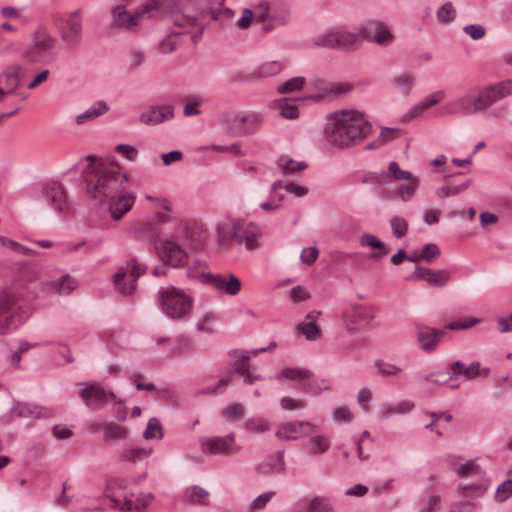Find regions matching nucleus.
Wrapping results in <instances>:
<instances>
[{
	"mask_svg": "<svg viewBox=\"0 0 512 512\" xmlns=\"http://www.w3.org/2000/svg\"><path fill=\"white\" fill-rule=\"evenodd\" d=\"M171 1V8L163 16L171 17L173 25L180 29V35L190 34L191 39L197 42L205 28L206 12L192 4H176L175 0Z\"/></svg>",
	"mask_w": 512,
	"mask_h": 512,
	"instance_id": "nucleus-6",
	"label": "nucleus"
},
{
	"mask_svg": "<svg viewBox=\"0 0 512 512\" xmlns=\"http://www.w3.org/2000/svg\"><path fill=\"white\" fill-rule=\"evenodd\" d=\"M109 110V106L105 101H97L93 103L88 109L78 114L75 118V123L82 126L88 122L103 116Z\"/></svg>",
	"mask_w": 512,
	"mask_h": 512,
	"instance_id": "nucleus-31",
	"label": "nucleus"
},
{
	"mask_svg": "<svg viewBox=\"0 0 512 512\" xmlns=\"http://www.w3.org/2000/svg\"><path fill=\"white\" fill-rule=\"evenodd\" d=\"M37 197L58 214H66L71 211L72 204L65 187L57 181L44 183L37 193Z\"/></svg>",
	"mask_w": 512,
	"mask_h": 512,
	"instance_id": "nucleus-12",
	"label": "nucleus"
},
{
	"mask_svg": "<svg viewBox=\"0 0 512 512\" xmlns=\"http://www.w3.org/2000/svg\"><path fill=\"white\" fill-rule=\"evenodd\" d=\"M305 84L306 79L304 77H293L279 85L277 91L281 94L293 93L302 90Z\"/></svg>",
	"mask_w": 512,
	"mask_h": 512,
	"instance_id": "nucleus-57",
	"label": "nucleus"
},
{
	"mask_svg": "<svg viewBox=\"0 0 512 512\" xmlns=\"http://www.w3.org/2000/svg\"><path fill=\"white\" fill-rule=\"evenodd\" d=\"M157 207L163 209L155 214V219L158 223H168L174 219L171 205L166 199H156Z\"/></svg>",
	"mask_w": 512,
	"mask_h": 512,
	"instance_id": "nucleus-58",
	"label": "nucleus"
},
{
	"mask_svg": "<svg viewBox=\"0 0 512 512\" xmlns=\"http://www.w3.org/2000/svg\"><path fill=\"white\" fill-rule=\"evenodd\" d=\"M260 235V229L256 224L245 220L234 221V240L244 244L247 250H255L259 247Z\"/></svg>",
	"mask_w": 512,
	"mask_h": 512,
	"instance_id": "nucleus-24",
	"label": "nucleus"
},
{
	"mask_svg": "<svg viewBox=\"0 0 512 512\" xmlns=\"http://www.w3.org/2000/svg\"><path fill=\"white\" fill-rule=\"evenodd\" d=\"M86 161L84 179L87 190L94 200L103 202L107 196L121 192L127 175L121 172L117 162H106L93 155L87 156Z\"/></svg>",
	"mask_w": 512,
	"mask_h": 512,
	"instance_id": "nucleus-2",
	"label": "nucleus"
},
{
	"mask_svg": "<svg viewBox=\"0 0 512 512\" xmlns=\"http://www.w3.org/2000/svg\"><path fill=\"white\" fill-rule=\"evenodd\" d=\"M391 83L393 87L398 91L404 94H409L414 86L415 77L411 73L402 72L395 75L392 78Z\"/></svg>",
	"mask_w": 512,
	"mask_h": 512,
	"instance_id": "nucleus-42",
	"label": "nucleus"
},
{
	"mask_svg": "<svg viewBox=\"0 0 512 512\" xmlns=\"http://www.w3.org/2000/svg\"><path fill=\"white\" fill-rule=\"evenodd\" d=\"M262 123V117L255 112L243 114L244 135L254 132Z\"/></svg>",
	"mask_w": 512,
	"mask_h": 512,
	"instance_id": "nucleus-63",
	"label": "nucleus"
},
{
	"mask_svg": "<svg viewBox=\"0 0 512 512\" xmlns=\"http://www.w3.org/2000/svg\"><path fill=\"white\" fill-rule=\"evenodd\" d=\"M173 117L174 106L152 105L140 114L139 120L144 125L156 126L173 119Z\"/></svg>",
	"mask_w": 512,
	"mask_h": 512,
	"instance_id": "nucleus-25",
	"label": "nucleus"
},
{
	"mask_svg": "<svg viewBox=\"0 0 512 512\" xmlns=\"http://www.w3.org/2000/svg\"><path fill=\"white\" fill-rule=\"evenodd\" d=\"M510 95H512V79L485 85L448 101L443 106V114L474 115Z\"/></svg>",
	"mask_w": 512,
	"mask_h": 512,
	"instance_id": "nucleus-3",
	"label": "nucleus"
},
{
	"mask_svg": "<svg viewBox=\"0 0 512 512\" xmlns=\"http://www.w3.org/2000/svg\"><path fill=\"white\" fill-rule=\"evenodd\" d=\"M308 451L311 455H320L326 453L330 447V439L319 433V430L310 434Z\"/></svg>",
	"mask_w": 512,
	"mask_h": 512,
	"instance_id": "nucleus-35",
	"label": "nucleus"
},
{
	"mask_svg": "<svg viewBox=\"0 0 512 512\" xmlns=\"http://www.w3.org/2000/svg\"><path fill=\"white\" fill-rule=\"evenodd\" d=\"M79 396L85 405L92 410H99L109 400L116 398L112 391L105 390L99 383L94 381L84 384V387L79 391Z\"/></svg>",
	"mask_w": 512,
	"mask_h": 512,
	"instance_id": "nucleus-17",
	"label": "nucleus"
},
{
	"mask_svg": "<svg viewBox=\"0 0 512 512\" xmlns=\"http://www.w3.org/2000/svg\"><path fill=\"white\" fill-rule=\"evenodd\" d=\"M280 376L298 383H305L311 377V372L301 368H285L282 370ZM303 389L308 391V388L305 385L303 386Z\"/></svg>",
	"mask_w": 512,
	"mask_h": 512,
	"instance_id": "nucleus-50",
	"label": "nucleus"
},
{
	"mask_svg": "<svg viewBox=\"0 0 512 512\" xmlns=\"http://www.w3.org/2000/svg\"><path fill=\"white\" fill-rule=\"evenodd\" d=\"M20 306L16 298L7 290L0 291V333L21 322Z\"/></svg>",
	"mask_w": 512,
	"mask_h": 512,
	"instance_id": "nucleus-16",
	"label": "nucleus"
},
{
	"mask_svg": "<svg viewBox=\"0 0 512 512\" xmlns=\"http://www.w3.org/2000/svg\"><path fill=\"white\" fill-rule=\"evenodd\" d=\"M125 481L122 479H112L107 483L106 496L112 502L113 507L121 511H141L145 509L153 499L150 493H141L139 495L125 493Z\"/></svg>",
	"mask_w": 512,
	"mask_h": 512,
	"instance_id": "nucleus-8",
	"label": "nucleus"
},
{
	"mask_svg": "<svg viewBox=\"0 0 512 512\" xmlns=\"http://www.w3.org/2000/svg\"><path fill=\"white\" fill-rule=\"evenodd\" d=\"M450 371L454 375L464 376L467 380L473 379L477 376L486 377L489 373V369L481 368L479 362H473L469 366H465L464 363L460 361L454 362L450 366Z\"/></svg>",
	"mask_w": 512,
	"mask_h": 512,
	"instance_id": "nucleus-28",
	"label": "nucleus"
},
{
	"mask_svg": "<svg viewBox=\"0 0 512 512\" xmlns=\"http://www.w3.org/2000/svg\"><path fill=\"white\" fill-rule=\"evenodd\" d=\"M360 37L357 33L335 28L336 48H346L354 45Z\"/></svg>",
	"mask_w": 512,
	"mask_h": 512,
	"instance_id": "nucleus-46",
	"label": "nucleus"
},
{
	"mask_svg": "<svg viewBox=\"0 0 512 512\" xmlns=\"http://www.w3.org/2000/svg\"><path fill=\"white\" fill-rule=\"evenodd\" d=\"M296 101V99L284 98L277 102V109L283 118L295 119L298 117Z\"/></svg>",
	"mask_w": 512,
	"mask_h": 512,
	"instance_id": "nucleus-48",
	"label": "nucleus"
},
{
	"mask_svg": "<svg viewBox=\"0 0 512 512\" xmlns=\"http://www.w3.org/2000/svg\"><path fill=\"white\" fill-rule=\"evenodd\" d=\"M37 276L38 274L33 267L25 265L19 269L15 279V285L17 287H25L27 284L34 282Z\"/></svg>",
	"mask_w": 512,
	"mask_h": 512,
	"instance_id": "nucleus-51",
	"label": "nucleus"
},
{
	"mask_svg": "<svg viewBox=\"0 0 512 512\" xmlns=\"http://www.w3.org/2000/svg\"><path fill=\"white\" fill-rule=\"evenodd\" d=\"M318 430H320L319 426L309 421H291L279 425L276 437L282 441H290L309 436Z\"/></svg>",
	"mask_w": 512,
	"mask_h": 512,
	"instance_id": "nucleus-22",
	"label": "nucleus"
},
{
	"mask_svg": "<svg viewBox=\"0 0 512 512\" xmlns=\"http://www.w3.org/2000/svg\"><path fill=\"white\" fill-rule=\"evenodd\" d=\"M306 512H335V508L328 497L315 496L308 502Z\"/></svg>",
	"mask_w": 512,
	"mask_h": 512,
	"instance_id": "nucleus-47",
	"label": "nucleus"
},
{
	"mask_svg": "<svg viewBox=\"0 0 512 512\" xmlns=\"http://www.w3.org/2000/svg\"><path fill=\"white\" fill-rule=\"evenodd\" d=\"M76 286H77L76 280L69 275H64L57 281H54V282H51L48 284V288L51 291L56 292L60 295H65V294L70 293L71 291H73L76 288Z\"/></svg>",
	"mask_w": 512,
	"mask_h": 512,
	"instance_id": "nucleus-43",
	"label": "nucleus"
},
{
	"mask_svg": "<svg viewBox=\"0 0 512 512\" xmlns=\"http://www.w3.org/2000/svg\"><path fill=\"white\" fill-rule=\"evenodd\" d=\"M384 177L399 183L397 189L391 192V197L403 202H409L416 195L420 187V178L408 170L402 169L399 164L392 161L388 164Z\"/></svg>",
	"mask_w": 512,
	"mask_h": 512,
	"instance_id": "nucleus-10",
	"label": "nucleus"
},
{
	"mask_svg": "<svg viewBox=\"0 0 512 512\" xmlns=\"http://www.w3.org/2000/svg\"><path fill=\"white\" fill-rule=\"evenodd\" d=\"M277 164L285 175L301 172L308 167L306 162L296 161L287 155L280 156Z\"/></svg>",
	"mask_w": 512,
	"mask_h": 512,
	"instance_id": "nucleus-40",
	"label": "nucleus"
},
{
	"mask_svg": "<svg viewBox=\"0 0 512 512\" xmlns=\"http://www.w3.org/2000/svg\"><path fill=\"white\" fill-rule=\"evenodd\" d=\"M22 11V9L14 6H3L0 8V16L7 21L25 23L26 20Z\"/></svg>",
	"mask_w": 512,
	"mask_h": 512,
	"instance_id": "nucleus-64",
	"label": "nucleus"
},
{
	"mask_svg": "<svg viewBox=\"0 0 512 512\" xmlns=\"http://www.w3.org/2000/svg\"><path fill=\"white\" fill-rule=\"evenodd\" d=\"M11 413L13 416L18 417L40 418L45 416V411L42 407L28 403H17Z\"/></svg>",
	"mask_w": 512,
	"mask_h": 512,
	"instance_id": "nucleus-41",
	"label": "nucleus"
},
{
	"mask_svg": "<svg viewBox=\"0 0 512 512\" xmlns=\"http://www.w3.org/2000/svg\"><path fill=\"white\" fill-rule=\"evenodd\" d=\"M216 231L219 243L227 245L231 239H234V221L219 223Z\"/></svg>",
	"mask_w": 512,
	"mask_h": 512,
	"instance_id": "nucleus-59",
	"label": "nucleus"
},
{
	"mask_svg": "<svg viewBox=\"0 0 512 512\" xmlns=\"http://www.w3.org/2000/svg\"><path fill=\"white\" fill-rule=\"evenodd\" d=\"M53 23L66 47L75 48L80 44L83 34V11L81 9L57 13L53 16Z\"/></svg>",
	"mask_w": 512,
	"mask_h": 512,
	"instance_id": "nucleus-9",
	"label": "nucleus"
},
{
	"mask_svg": "<svg viewBox=\"0 0 512 512\" xmlns=\"http://www.w3.org/2000/svg\"><path fill=\"white\" fill-rule=\"evenodd\" d=\"M164 436L163 427L157 418H151L143 432V437L146 440L157 439L160 440Z\"/></svg>",
	"mask_w": 512,
	"mask_h": 512,
	"instance_id": "nucleus-54",
	"label": "nucleus"
},
{
	"mask_svg": "<svg viewBox=\"0 0 512 512\" xmlns=\"http://www.w3.org/2000/svg\"><path fill=\"white\" fill-rule=\"evenodd\" d=\"M374 318L373 309L360 304L352 305L343 312L342 316L344 327L351 335L372 327Z\"/></svg>",
	"mask_w": 512,
	"mask_h": 512,
	"instance_id": "nucleus-14",
	"label": "nucleus"
},
{
	"mask_svg": "<svg viewBox=\"0 0 512 512\" xmlns=\"http://www.w3.org/2000/svg\"><path fill=\"white\" fill-rule=\"evenodd\" d=\"M374 366L378 374L384 377L398 376L403 373V368L381 359L376 360Z\"/></svg>",
	"mask_w": 512,
	"mask_h": 512,
	"instance_id": "nucleus-52",
	"label": "nucleus"
},
{
	"mask_svg": "<svg viewBox=\"0 0 512 512\" xmlns=\"http://www.w3.org/2000/svg\"><path fill=\"white\" fill-rule=\"evenodd\" d=\"M195 233L187 226L176 236L160 239L156 250L162 261L171 267L178 268L186 264L188 251L195 246Z\"/></svg>",
	"mask_w": 512,
	"mask_h": 512,
	"instance_id": "nucleus-5",
	"label": "nucleus"
},
{
	"mask_svg": "<svg viewBox=\"0 0 512 512\" xmlns=\"http://www.w3.org/2000/svg\"><path fill=\"white\" fill-rule=\"evenodd\" d=\"M101 428L98 424H93L92 429L97 431ZM104 440H125L128 438L129 431L125 426L119 425L115 422H107L102 426Z\"/></svg>",
	"mask_w": 512,
	"mask_h": 512,
	"instance_id": "nucleus-33",
	"label": "nucleus"
},
{
	"mask_svg": "<svg viewBox=\"0 0 512 512\" xmlns=\"http://www.w3.org/2000/svg\"><path fill=\"white\" fill-rule=\"evenodd\" d=\"M171 6V0H115L111 8V25L135 31L143 20L163 17Z\"/></svg>",
	"mask_w": 512,
	"mask_h": 512,
	"instance_id": "nucleus-4",
	"label": "nucleus"
},
{
	"mask_svg": "<svg viewBox=\"0 0 512 512\" xmlns=\"http://www.w3.org/2000/svg\"><path fill=\"white\" fill-rule=\"evenodd\" d=\"M145 273V268L136 261L128 263L125 269H121L114 275L116 289L123 295L132 294L136 288L137 279Z\"/></svg>",
	"mask_w": 512,
	"mask_h": 512,
	"instance_id": "nucleus-19",
	"label": "nucleus"
},
{
	"mask_svg": "<svg viewBox=\"0 0 512 512\" xmlns=\"http://www.w3.org/2000/svg\"><path fill=\"white\" fill-rule=\"evenodd\" d=\"M185 498L195 504L206 505L209 501V494L200 487H191L185 491Z\"/></svg>",
	"mask_w": 512,
	"mask_h": 512,
	"instance_id": "nucleus-56",
	"label": "nucleus"
},
{
	"mask_svg": "<svg viewBox=\"0 0 512 512\" xmlns=\"http://www.w3.org/2000/svg\"><path fill=\"white\" fill-rule=\"evenodd\" d=\"M359 241L361 246L370 247L374 250V258H380L388 254L386 245L372 234H363Z\"/></svg>",
	"mask_w": 512,
	"mask_h": 512,
	"instance_id": "nucleus-39",
	"label": "nucleus"
},
{
	"mask_svg": "<svg viewBox=\"0 0 512 512\" xmlns=\"http://www.w3.org/2000/svg\"><path fill=\"white\" fill-rule=\"evenodd\" d=\"M57 39L45 26H39L33 33V43L24 49L23 59L29 63L39 61L47 52L51 51Z\"/></svg>",
	"mask_w": 512,
	"mask_h": 512,
	"instance_id": "nucleus-13",
	"label": "nucleus"
},
{
	"mask_svg": "<svg viewBox=\"0 0 512 512\" xmlns=\"http://www.w3.org/2000/svg\"><path fill=\"white\" fill-rule=\"evenodd\" d=\"M201 449L204 453L229 456L238 453L241 447L236 443L235 435L229 434L204 439L201 442Z\"/></svg>",
	"mask_w": 512,
	"mask_h": 512,
	"instance_id": "nucleus-21",
	"label": "nucleus"
},
{
	"mask_svg": "<svg viewBox=\"0 0 512 512\" xmlns=\"http://www.w3.org/2000/svg\"><path fill=\"white\" fill-rule=\"evenodd\" d=\"M188 274L193 278L206 279L216 290L229 296H236L242 289L241 280L234 274H210L205 263H198L197 269L189 268Z\"/></svg>",
	"mask_w": 512,
	"mask_h": 512,
	"instance_id": "nucleus-11",
	"label": "nucleus"
},
{
	"mask_svg": "<svg viewBox=\"0 0 512 512\" xmlns=\"http://www.w3.org/2000/svg\"><path fill=\"white\" fill-rule=\"evenodd\" d=\"M440 255V250L435 244H426L420 251H414L410 257H408V261L418 262L420 260L425 261L427 263L434 262Z\"/></svg>",
	"mask_w": 512,
	"mask_h": 512,
	"instance_id": "nucleus-37",
	"label": "nucleus"
},
{
	"mask_svg": "<svg viewBox=\"0 0 512 512\" xmlns=\"http://www.w3.org/2000/svg\"><path fill=\"white\" fill-rule=\"evenodd\" d=\"M320 317V312L312 311L308 313L303 322H301L297 329L306 337L307 340H316L321 336V330L317 325Z\"/></svg>",
	"mask_w": 512,
	"mask_h": 512,
	"instance_id": "nucleus-29",
	"label": "nucleus"
},
{
	"mask_svg": "<svg viewBox=\"0 0 512 512\" xmlns=\"http://www.w3.org/2000/svg\"><path fill=\"white\" fill-rule=\"evenodd\" d=\"M446 97L443 90H437L426 97H424L419 103L413 105L403 116L402 120L408 122L417 118H420L427 110L436 106Z\"/></svg>",
	"mask_w": 512,
	"mask_h": 512,
	"instance_id": "nucleus-26",
	"label": "nucleus"
},
{
	"mask_svg": "<svg viewBox=\"0 0 512 512\" xmlns=\"http://www.w3.org/2000/svg\"><path fill=\"white\" fill-rule=\"evenodd\" d=\"M451 468L459 476H462V477L475 475L479 472L478 466L473 461H467L464 463L454 461L451 463Z\"/></svg>",
	"mask_w": 512,
	"mask_h": 512,
	"instance_id": "nucleus-62",
	"label": "nucleus"
},
{
	"mask_svg": "<svg viewBox=\"0 0 512 512\" xmlns=\"http://www.w3.org/2000/svg\"><path fill=\"white\" fill-rule=\"evenodd\" d=\"M315 91L309 98L314 101L326 99H337L343 97L353 90V85L349 82H328L322 79H316L311 83Z\"/></svg>",
	"mask_w": 512,
	"mask_h": 512,
	"instance_id": "nucleus-15",
	"label": "nucleus"
},
{
	"mask_svg": "<svg viewBox=\"0 0 512 512\" xmlns=\"http://www.w3.org/2000/svg\"><path fill=\"white\" fill-rule=\"evenodd\" d=\"M279 189H285L288 193H291L296 197H304L308 194L307 187L292 182L284 183L281 180L275 181L271 186V191L273 193L277 192Z\"/></svg>",
	"mask_w": 512,
	"mask_h": 512,
	"instance_id": "nucleus-49",
	"label": "nucleus"
},
{
	"mask_svg": "<svg viewBox=\"0 0 512 512\" xmlns=\"http://www.w3.org/2000/svg\"><path fill=\"white\" fill-rule=\"evenodd\" d=\"M290 12L285 6H275L270 8V15L268 24L263 26V30L266 32L272 31L273 29L284 26L290 21Z\"/></svg>",
	"mask_w": 512,
	"mask_h": 512,
	"instance_id": "nucleus-34",
	"label": "nucleus"
},
{
	"mask_svg": "<svg viewBox=\"0 0 512 512\" xmlns=\"http://www.w3.org/2000/svg\"><path fill=\"white\" fill-rule=\"evenodd\" d=\"M314 45L324 48H336L335 28L329 29L313 38Z\"/></svg>",
	"mask_w": 512,
	"mask_h": 512,
	"instance_id": "nucleus-61",
	"label": "nucleus"
},
{
	"mask_svg": "<svg viewBox=\"0 0 512 512\" xmlns=\"http://www.w3.org/2000/svg\"><path fill=\"white\" fill-rule=\"evenodd\" d=\"M270 423L262 417H252L246 420L245 429L251 433H264L270 430Z\"/></svg>",
	"mask_w": 512,
	"mask_h": 512,
	"instance_id": "nucleus-53",
	"label": "nucleus"
},
{
	"mask_svg": "<svg viewBox=\"0 0 512 512\" xmlns=\"http://www.w3.org/2000/svg\"><path fill=\"white\" fill-rule=\"evenodd\" d=\"M443 330L433 329L427 326H418L416 331L417 342L421 349L427 353L434 352L444 337Z\"/></svg>",
	"mask_w": 512,
	"mask_h": 512,
	"instance_id": "nucleus-27",
	"label": "nucleus"
},
{
	"mask_svg": "<svg viewBox=\"0 0 512 512\" xmlns=\"http://www.w3.org/2000/svg\"><path fill=\"white\" fill-rule=\"evenodd\" d=\"M284 68L281 61H266L258 65L249 74V79H266L278 75Z\"/></svg>",
	"mask_w": 512,
	"mask_h": 512,
	"instance_id": "nucleus-32",
	"label": "nucleus"
},
{
	"mask_svg": "<svg viewBox=\"0 0 512 512\" xmlns=\"http://www.w3.org/2000/svg\"><path fill=\"white\" fill-rule=\"evenodd\" d=\"M372 132L368 116L357 109H340L330 113L323 135L333 147L347 149L361 144Z\"/></svg>",
	"mask_w": 512,
	"mask_h": 512,
	"instance_id": "nucleus-1",
	"label": "nucleus"
},
{
	"mask_svg": "<svg viewBox=\"0 0 512 512\" xmlns=\"http://www.w3.org/2000/svg\"><path fill=\"white\" fill-rule=\"evenodd\" d=\"M23 67L19 64L7 66L0 73V102L11 95H16L21 84Z\"/></svg>",
	"mask_w": 512,
	"mask_h": 512,
	"instance_id": "nucleus-23",
	"label": "nucleus"
},
{
	"mask_svg": "<svg viewBox=\"0 0 512 512\" xmlns=\"http://www.w3.org/2000/svg\"><path fill=\"white\" fill-rule=\"evenodd\" d=\"M158 298L161 310L170 319H185L192 311L193 298L175 286L160 289Z\"/></svg>",
	"mask_w": 512,
	"mask_h": 512,
	"instance_id": "nucleus-7",
	"label": "nucleus"
},
{
	"mask_svg": "<svg viewBox=\"0 0 512 512\" xmlns=\"http://www.w3.org/2000/svg\"><path fill=\"white\" fill-rule=\"evenodd\" d=\"M456 9L451 2H446L436 11V18L439 23L448 24L456 18Z\"/></svg>",
	"mask_w": 512,
	"mask_h": 512,
	"instance_id": "nucleus-55",
	"label": "nucleus"
},
{
	"mask_svg": "<svg viewBox=\"0 0 512 512\" xmlns=\"http://www.w3.org/2000/svg\"><path fill=\"white\" fill-rule=\"evenodd\" d=\"M135 200L136 195L132 192L125 191V187L123 185L121 192L107 196L106 200L102 203L107 204V210L110 217L114 221H119L132 209L135 204Z\"/></svg>",
	"mask_w": 512,
	"mask_h": 512,
	"instance_id": "nucleus-18",
	"label": "nucleus"
},
{
	"mask_svg": "<svg viewBox=\"0 0 512 512\" xmlns=\"http://www.w3.org/2000/svg\"><path fill=\"white\" fill-rule=\"evenodd\" d=\"M359 34L370 42L380 46L390 45L394 41V35L387 24L378 20H368L359 29Z\"/></svg>",
	"mask_w": 512,
	"mask_h": 512,
	"instance_id": "nucleus-20",
	"label": "nucleus"
},
{
	"mask_svg": "<svg viewBox=\"0 0 512 512\" xmlns=\"http://www.w3.org/2000/svg\"><path fill=\"white\" fill-rule=\"evenodd\" d=\"M153 452L152 448L128 447L121 453V459L132 463L140 462L149 457Z\"/></svg>",
	"mask_w": 512,
	"mask_h": 512,
	"instance_id": "nucleus-44",
	"label": "nucleus"
},
{
	"mask_svg": "<svg viewBox=\"0 0 512 512\" xmlns=\"http://www.w3.org/2000/svg\"><path fill=\"white\" fill-rule=\"evenodd\" d=\"M415 408L411 400H402L397 403L383 404L379 408V415L382 419H388L396 415H405Z\"/></svg>",
	"mask_w": 512,
	"mask_h": 512,
	"instance_id": "nucleus-30",
	"label": "nucleus"
},
{
	"mask_svg": "<svg viewBox=\"0 0 512 512\" xmlns=\"http://www.w3.org/2000/svg\"><path fill=\"white\" fill-rule=\"evenodd\" d=\"M243 114L232 111L225 112L222 115V123L232 133L244 135Z\"/></svg>",
	"mask_w": 512,
	"mask_h": 512,
	"instance_id": "nucleus-36",
	"label": "nucleus"
},
{
	"mask_svg": "<svg viewBox=\"0 0 512 512\" xmlns=\"http://www.w3.org/2000/svg\"><path fill=\"white\" fill-rule=\"evenodd\" d=\"M234 370L244 378V382L247 384H253L255 381L263 379L260 375H254L249 371L248 356H242L237 360L234 364Z\"/></svg>",
	"mask_w": 512,
	"mask_h": 512,
	"instance_id": "nucleus-45",
	"label": "nucleus"
},
{
	"mask_svg": "<svg viewBox=\"0 0 512 512\" xmlns=\"http://www.w3.org/2000/svg\"><path fill=\"white\" fill-rule=\"evenodd\" d=\"M180 44V33L171 32L160 39V41L157 44L156 50L160 54H169L176 51Z\"/></svg>",
	"mask_w": 512,
	"mask_h": 512,
	"instance_id": "nucleus-38",
	"label": "nucleus"
},
{
	"mask_svg": "<svg viewBox=\"0 0 512 512\" xmlns=\"http://www.w3.org/2000/svg\"><path fill=\"white\" fill-rule=\"evenodd\" d=\"M468 187V182L461 185H443L436 189L435 194L438 198H448L460 194L461 192L468 189Z\"/></svg>",
	"mask_w": 512,
	"mask_h": 512,
	"instance_id": "nucleus-60",
	"label": "nucleus"
}]
</instances>
